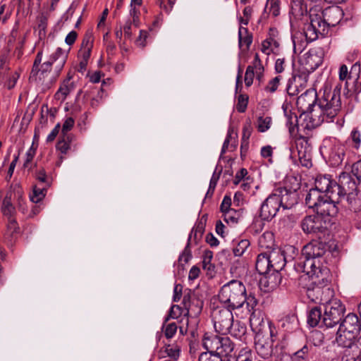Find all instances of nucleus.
<instances>
[{"label": "nucleus", "mask_w": 361, "mask_h": 361, "mask_svg": "<svg viewBox=\"0 0 361 361\" xmlns=\"http://www.w3.org/2000/svg\"><path fill=\"white\" fill-rule=\"evenodd\" d=\"M35 155V151L32 148H30L25 154V160L23 164V167L25 169H31L30 164L33 160Z\"/></svg>", "instance_id": "obj_63"}, {"label": "nucleus", "mask_w": 361, "mask_h": 361, "mask_svg": "<svg viewBox=\"0 0 361 361\" xmlns=\"http://www.w3.org/2000/svg\"><path fill=\"white\" fill-rule=\"evenodd\" d=\"M47 21H48V18L44 14H42L38 18L37 27H38V30H39V35H45L46 29L47 27Z\"/></svg>", "instance_id": "obj_59"}, {"label": "nucleus", "mask_w": 361, "mask_h": 361, "mask_svg": "<svg viewBox=\"0 0 361 361\" xmlns=\"http://www.w3.org/2000/svg\"><path fill=\"white\" fill-rule=\"evenodd\" d=\"M92 47L93 37L91 34L87 33L83 37L81 48L78 51V57L81 58L82 61H88Z\"/></svg>", "instance_id": "obj_24"}, {"label": "nucleus", "mask_w": 361, "mask_h": 361, "mask_svg": "<svg viewBox=\"0 0 361 361\" xmlns=\"http://www.w3.org/2000/svg\"><path fill=\"white\" fill-rule=\"evenodd\" d=\"M234 350V343L231 340L224 336H220L217 351L216 354L221 356H230Z\"/></svg>", "instance_id": "obj_25"}, {"label": "nucleus", "mask_w": 361, "mask_h": 361, "mask_svg": "<svg viewBox=\"0 0 361 361\" xmlns=\"http://www.w3.org/2000/svg\"><path fill=\"white\" fill-rule=\"evenodd\" d=\"M285 118H286V124L288 128L289 132L290 134H293L295 131V128L298 124V117L290 111L284 110Z\"/></svg>", "instance_id": "obj_42"}, {"label": "nucleus", "mask_w": 361, "mask_h": 361, "mask_svg": "<svg viewBox=\"0 0 361 361\" xmlns=\"http://www.w3.org/2000/svg\"><path fill=\"white\" fill-rule=\"evenodd\" d=\"M71 142V135H62V137L59 140L56 145V149L62 154H66L70 149V143Z\"/></svg>", "instance_id": "obj_45"}, {"label": "nucleus", "mask_w": 361, "mask_h": 361, "mask_svg": "<svg viewBox=\"0 0 361 361\" xmlns=\"http://www.w3.org/2000/svg\"><path fill=\"white\" fill-rule=\"evenodd\" d=\"M293 49L295 53H301L310 42L306 39L304 34L297 32L292 36Z\"/></svg>", "instance_id": "obj_32"}, {"label": "nucleus", "mask_w": 361, "mask_h": 361, "mask_svg": "<svg viewBox=\"0 0 361 361\" xmlns=\"http://www.w3.org/2000/svg\"><path fill=\"white\" fill-rule=\"evenodd\" d=\"M357 335L350 332L344 331L343 328L339 326L336 334V341L338 345L342 347H349L355 344Z\"/></svg>", "instance_id": "obj_23"}, {"label": "nucleus", "mask_w": 361, "mask_h": 361, "mask_svg": "<svg viewBox=\"0 0 361 361\" xmlns=\"http://www.w3.org/2000/svg\"><path fill=\"white\" fill-rule=\"evenodd\" d=\"M259 246L262 249L271 250L274 245V235L272 233H264L261 235L258 240Z\"/></svg>", "instance_id": "obj_39"}, {"label": "nucleus", "mask_w": 361, "mask_h": 361, "mask_svg": "<svg viewBox=\"0 0 361 361\" xmlns=\"http://www.w3.org/2000/svg\"><path fill=\"white\" fill-rule=\"evenodd\" d=\"M326 252L325 244L317 240L310 242L302 248V253L305 259L302 267L305 274L304 276H308L311 278L313 283L327 281L329 269L323 264Z\"/></svg>", "instance_id": "obj_2"}, {"label": "nucleus", "mask_w": 361, "mask_h": 361, "mask_svg": "<svg viewBox=\"0 0 361 361\" xmlns=\"http://www.w3.org/2000/svg\"><path fill=\"white\" fill-rule=\"evenodd\" d=\"M282 80V77L281 75H277L275 78H272L269 81L267 85L264 87V90L269 93L275 92L279 86L280 85L281 80Z\"/></svg>", "instance_id": "obj_47"}, {"label": "nucleus", "mask_w": 361, "mask_h": 361, "mask_svg": "<svg viewBox=\"0 0 361 361\" xmlns=\"http://www.w3.org/2000/svg\"><path fill=\"white\" fill-rule=\"evenodd\" d=\"M123 30L124 37L126 39H130L133 36V28L134 27V23L131 19H128L123 25H121Z\"/></svg>", "instance_id": "obj_53"}, {"label": "nucleus", "mask_w": 361, "mask_h": 361, "mask_svg": "<svg viewBox=\"0 0 361 361\" xmlns=\"http://www.w3.org/2000/svg\"><path fill=\"white\" fill-rule=\"evenodd\" d=\"M224 221L228 225L234 226L238 223L242 218V212L240 210H228L223 214Z\"/></svg>", "instance_id": "obj_36"}, {"label": "nucleus", "mask_w": 361, "mask_h": 361, "mask_svg": "<svg viewBox=\"0 0 361 361\" xmlns=\"http://www.w3.org/2000/svg\"><path fill=\"white\" fill-rule=\"evenodd\" d=\"M350 139L355 149H358L361 145V133L357 128H353L350 133Z\"/></svg>", "instance_id": "obj_51"}, {"label": "nucleus", "mask_w": 361, "mask_h": 361, "mask_svg": "<svg viewBox=\"0 0 361 361\" xmlns=\"http://www.w3.org/2000/svg\"><path fill=\"white\" fill-rule=\"evenodd\" d=\"M75 85L71 80V77L66 78L61 84L55 96L58 99L65 100L66 97L75 90Z\"/></svg>", "instance_id": "obj_29"}, {"label": "nucleus", "mask_w": 361, "mask_h": 361, "mask_svg": "<svg viewBox=\"0 0 361 361\" xmlns=\"http://www.w3.org/2000/svg\"><path fill=\"white\" fill-rule=\"evenodd\" d=\"M264 68L257 53L255 54L252 64L248 66L245 74V83L247 87H250L253 83L255 75L257 80L260 82L264 75Z\"/></svg>", "instance_id": "obj_17"}, {"label": "nucleus", "mask_w": 361, "mask_h": 361, "mask_svg": "<svg viewBox=\"0 0 361 361\" xmlns=\"http://www.w3.org/2000/svg\"><path fill=\"white\" fill-rule=\"evenodd\" d=\"M340 198L338 193L331 192L328 196H321L320 198L314 201L305 198V203L308 207L314 209L318 215L326 217L330 221V217L335 216L338 213L337 204L340 202Z\"/></svg>", "instance_id": "obj_4"}, {"label": "nucleus", "mask_w": 361, "mask_h": 361, "mask_svg": "<svg viewBox=\"0 0 361 361\" xmlns=\"http://www.w3.org/2000/svg\"><path fill=\"white\" fill-rule=\"evenodd\" d=\"M271 270L274 273L267 277L268 290H273L278 286L277 280H280L279 271H281L286 264V258L283 252L278 248H273L271 250H266Z\"/></svg>", "instance_id": "obj_7"}, {"label": "nucleus", "mask_w": 361, "mask_h": 361, "mask_svg": "<svg viewBox=\"0 0 361 361\" xmlns=\"http://www.w3.org/2000/svg\"><path fill=\"white\" fill-rule=\"evenodd\" d=\"M48 188L39 185V184L35 185L33 187L32 192L30 195V200L34 203H38L42 201L47 194Z\"/></svg>", "instance_id": "obj_37"}, {"label": "nucleus", "mask_w": 361, "mask_h": 361, "mask_svg": "<svg viewBox=\"0 0 361 361\" xmlns=\"http://www.w3.org/2000/svg\"><path fill=\"white\" fill-rule=\"evenodd\" d=\"M252 133V127L250 121L245 123L243 127L242 138L243 140H248Z\"/></svg>", "instance_id": "obj_62"}, {"label": "nucleus", "mask_w": 361, "mask_h": 361, "mask_svg": "<svg viewBox=\"0 0 361 361\" xmlns=\"http://www.w3.org/2000/svg\"><path fill=\"white\" fill-rule=\"evenodd\" d=\"M19 76L20 75L17 72L11 73L5 82V86L6 87V88L8 90L13 89L16 86V84L19 78Z\"/></svg>", "instance_id": "obj_60"}, {"label": "nucleus", "mask_w": 361, "mask_h": 361, "mask_svg": "<svg viewBox=\"0 0 361 361\" xmlns=\"http://www.w3.org/2000/svg\"><path fill=\"white\" fill-rule=\"evenodd\" d=\"M249 320L250 327L256 334H260L266 340L271 341L274 343L276 337V331L271 322L264 321L259 312H256L250 316Z\"/></svg>", "instance_id": "obj_9"}, {"label": "nucleus", "mask_w": 361, "mask_h": 361, "mask_svg": "<svg viewBox=\"0 0 361 361\" xmlns=\"http://www.w3.org/2000/svg\"><path fill=\"white\" fill-rule=\"evenodd\" d=\"M218 298L221 304L231 310L242 308L245 305L250 316L257 312L258 300L254 294H247L246 287L241 281L233 279L224 284L219 290Z\"/></svg>", "instance_id": "obj_1"}, {"label": "nucleus", "mask_w": 361, "mask_h": 361, "mask_svg": "<svg viewBox=\"0 0 361 361\" xmlns=\"http://www.w3.org/2000/svg\"><path fill=\"white\" fill-rule=\"evenodd\" d=\"M199 361H222V358L216 353L205 352L200 355Z\"/></svg>", "instance_id": "obj_56"}, {"label": "nucleus", "mask_w": 361, "mask_h": 361, "mask_svg": "<svg viewBox=\"0 0 361 361\" xmlns=\"http://www.w3.org/2000/svg\"><path fill=\"white\" fill-rule=\"evenodd\" d=\"M183 304L185 309V317L180 320V325L179 326V331L182 335L190 333L192 336H195L196 328L190 325L188 315L193 312L195 315L198 314L202 310V303L200 304L197 300L191 299V293L190 290L188 293H184L183 298Z\"/></svg>", "instance_id": "obj_5"}, {"label": "nucleus", "mask_w": 361, "mask_h": 361, "mask_svg": "<svg viewBox=\"0 0 361 361\" xmlns=\"http://www.w3.org/2000/svg\"><path fill=\"white\" fill-rule=\"evenodd\" d=\"M246 332V327L240 324V323L233 324V326L231 328V331L228 332L231 336L235 338H240L242 336L245 335Z\"/></svg>", "instance_id": "obj_50"}, {"label": "nucleus", "mask_w": 361, "mask_h": 361, "mask_svg": "<svg viewBox=\"0 0 361 361\" xmlns=\"http://www.w3.org/2000/svg\"><path fill=\"white\" fill-rule=\"evenodd\" d=\"M75 121L72 117L67 118L62 126L61 134L63 136L71 135L68 132L73 128Z\"/></svg>", "instance_id": "obj_58"}, {"label": "nucleus", "mask_w": 361, "mask_h": 361, "mask_svg": "<svg viewBox=\"0 0 361 361\" xmlns=\"http://www.w3.org/2000/svg\"><path fill=\"white\" fill-rule=\"evenodd\" d=\"M35 178L38 180L39 185L49 187L51 182L47 177L45 170L42 168L36 171Z\"/></svg>", "instance_id": "obj_46"}, {"label": "nucleus", "mask_w": 361, "mask_h": 361, "mask_svg": "<svg viewBox=\"0 0 361 361\" xmlns=\"http://www.w3.org/2000/svg\"><path fill=\"white\" fill-rule=\"evenodd\" d=\"M341 84L335 86L333 90L329 84L325 83L322 87L323 95L318 99L317 109L312 112V127H317L323 122H334V118L341 111Z\"/></svg>", "instance_id": "obj_3"}, {"label": "nucleus", "mask_w": 361, "mask_h": 361, "mask_svg": "<svg viewBox=\"0 0 361 361\" xmlns=\"http://www.w3.org/2000/svg\"><path fill=\"white\" fill-rule=\"evenodd\" d=\"M341 361H355L361 357V336L356 339L355 344L343 347Z\"/></svg>", "instance_id": "obj_20"}, {"label": "nucleus", "mask_w": 361, "mask_h": 361, "mask_svg": "<svg viewBox=\"0 0 361 361\" xmlns=\"http://www.w3.org/2000/svg\"><path fill=\"white\" fill-rule=\"evenodd\" d=\"M130 9L129 12V16L130 18L128 19H131L132 21L134 23V27L137 28L140 25V10L136 6H130Z\"/></svg>", "instance_id": "obj_52"}, {"label": "nucleus", "mask_w": 361, "mask_h": 361, "mask_svg": "<svg viewBox=\"0 0 361 361\" xmlns=\"http://www.w3.org/2000/svg\"><path fill=\"white\" fill-rule=\"evenodd\" d=\"M358 187V183H356L350 173L343 172L339 176L338 183H337L336 182L334 188H333L335 190L334 193H338V197L341 199L343 197L346 193L356 192Z\"/></svg>", "instance_id": "obj_16"}, {"label": "nucleus", "mask_w": 361, "mask_h": 361, "mask_svg": "<svg viewBox=\"0 0 361 361\" xmlns=\"http://www.w3.org/2000/svg\"><path fill=\"white\" fill-rule=\"evenodd\" d=\"M335 181L331 180L329 176H319L315 179L314 188L309 190L305 198L310 200H317L321 196H328L331 194V192L335 190L334 188Z\"/></svg>", "instance_id": "obj_11"}, {"label": "nucleus", "mask_w": 361, "mask_h": 361, "mask_svg": "<svg viewBox=\"0 0 361 361\" xmlns=\"http://www.w3.org/2000/svg\"><path fill=\"white\" fill-rule=\"evenodd\" d=\"M351 172L356 178L358 182V186L361 188V159L353 164Z\"/></svg>", "instance_id": "obj_55"}, {"label": "nucleus", "mask_w": 361, "mask_h": 361, "mask_svg": "<svg viewBox=\"0 0 361 361\" xmlns=\"http://www.w3.org/2000/svg\"><path fill=\"white\" fill-rule=\"evenodd\" d=\"M277 31L274 28L269 30V37L263 41L262 44L261 51L269 55L274 50V48H277L279 46V42L275 39V35Z\"/></svg>", "instance_id": "obj_27"}, {"label": "nucleus", "mask_w": 361, "mask_h": 361, "mask_svg": "<svg viewBox=\"0 0 361 361\" xmlns=\"http://www.w3.org/2000/svg\"><path fill=\"white\" fill-rule=\"evenodd\" d=\"M322 316L320 308L314 307L309 312L307 323L311 326H319V327H323L324 326L322 324Z\"/></svg>", "instance_id": "obj_35"}, {"label": "nucleus", "mask_w": 361, "mask_h": 361, "mask_svg": "<svg viewBox=\"0 0 361 361\" xmlns=\"http://www.w3.org/2000/svg\"><path fill=\"white\" fill-rule=\"evenodd\" d=\"M310 23L305 25L303 32L304 36L310 42L316 40L318 38V34L325 32L323 30L322 26L324 23L321 16L318 14H314V11H310Z\"/></svg>", "instance_id": "obj_14"}, {"label": "nucleus", "mask_w": 361, "mask_h": 361, "mask_svg": "<svg viewBox=\"0 0 361 361\" xmlns=\"http://www.w3.org/2000/svg\"><path fill=\"white\" fill-rule=\"evenodd\" d=\"M19 233H20V227L16 221V219L15 218V219H7L5 236L6 238L13 239Z\"/></svg>", "instance_id": "obj_38"}, {"label": "nucleus", "mask_w": 361, "mask_h": 361, "mask_svg": "<svg viewBox=\"0 0 361 361\" xmlns=\"http://www.w3.org/2000/svg\"><path fill=\"white\" fill-rule=\"evenodd\" d=\"M233 310L228 307L216 308L212 312L214 326L216 332L226 335L233 325Z\"/></svg>", "instance_id": "obj_8"}, {"label": "nucleus", "mask_w": 361, "mask_h": 361, "mask_svg": "<svg viewBox=\"0 0 361 361\" xmlns=\"http://www.w3.org/2000/svg\"><path fill=\"white\" fill-rule=\"evenodd\" d=\"M266 9L274 16H277L280 13V1L279 0H267Z\"/></svg>", "instance_id": "obj_48"}, {"label": "nucleus", "mask_w": 361, "mask_h": 361, "mask_svg": "<svg viewBox=\"0 0 361 361\" xmlns=\"http://www.w3.org/2000/svg\"><path fill=\"white\" fill-rule=\"evenodd\" d=\"M231 198L230 196L225 195L220 206V210L224 214L228 210H232L231 208Z\"/></svg>", "instance_id": "obj_64"}, {"label": "nucleus", "mask_w": 361, "mask_h": 361, "mask_svg": "<svg viewBox=\"0 0 361 361\" xmlns=\"http://www.w3.org/2000/svg\"><path fill=\"white\" fill-rule=\"evenodd\" d=\"M295 149L300 164L309 168L312 166V145L310 138L300 135L295 140Z\"/></svg>", "instance_id": "obj_13"}, {"label": "nucleus", "mask_w": 361, "mask_h": 361, "mask_svg": "<svg viewBox=\"0 0 361 361\" xmlns=\"http://www.w3.org/2000/svg\"><path fill=\"white\" fill-rule=\"evenodd\" d=\"M317 93L315 89L310 88L297 99L296 104L301 114H310L312 120V112L315 111L317 105ZM312 123V121H311Z\"/></svg>", "instance_id": "obj_12"}, {"label": "nucleus", "mask_w": 361, "mask_h": 361, "mask_svg": "<svg viewBox=\"0 0 361 361\" xmlns=\"http://www.w3.org/2000/svg\"><path fill=\"white\" fill-rule=\"evenodd\" d=\"M248 97L244 94H240L238 98V104L236 109L238 112L243 113L245 111L247 106Z\"/></svg>", "instance_id": "obj_57"}, {"label": "nucleus", "mask_w": 361, "mask_h": 361, "mask_svg": "<svg viewBox=\"0 0 361 361\" xmlns=\"http://www.w3.org/2000/svg\"><path fill=\"white\" fill-rule=\"evenodd\" d=\"M345 157V147L342 145L335 146L332 149L330 156L329 160L331 161V164L336 166L340 165L343 161Z\"/></svg>", "instance_id": "obj_33"}, {"label": "nucleus", "mask_w": 361, "mask_h": 361, "mask_svg": "<svg viewBox=\"0 0 361 361\" xmlns=\"http://www.w3.org/2000/svg\"><path fill=\"white\" fill-rule=\"evenodd\" d=\"M1 212L7 219L16 218V210L11 201V195L7 194L4 198Z\"/></svg>", "instance_id": "obj_30"}, {"label": "nucleus", "mask_w": 361, "mask_h": 361, "mask_svg": "<svg viewBox=\"0 0 361 361\" xmlns=\"http://www.w3.org/2000/svg\"><path fill=\"white\" fill-rule=\"evenodd\" d=\"M340 326L344 331H350L357 336L361 330V322L356 314L351 313L345 317Z\"/></svg>", "instance_id": "obj_22"}, {"label": "nucleus", "mask_w": 361, "mask_h": 361, "mask_svg": "<svg viewBox=\"0 0 361 361\" xmlns=\"http://www.w3.org/2000/svg\"><path fill=\"white\" fill-rule=\"evenodd\" d=\"M239 46L242 47L243 45L245 48L249 49L252 42V37L247 33V29L240 27L238 30Z\"/></svg>", "instance_id": "obj_40"}, {"label": "nucleus", "mask_w": 361, "mask_h": 361, "mask_svg": "<svg viewBox=\"0 0 361 361\" xmlns=\"http://www.w3.org/2000/svg\"><path fill=\"white\" fill-rule=\"evenodd\" d=\"M317 14L321 16L324 23L323 30H326V27H334L341 21L343 11L338 6H332L326 8Z\"/></svg>", "instance_id": "obj_18"}, {"label": "nucleus", "mask_w": 361, "mask_h": 361, "mask_svg": "<svg viewBox=\"0 0 361 361\" xmlns=\"http://www.w3.org/2000/svg\"><path fill=\"white\" fill-rule=\"evenodd\" d=\"M309 352L308 347L304 345L300 350L294 353L291 356L292 361H306L307 360V354Z\"/></svg>", "instance_id": "obj_49"}, {"label": "nucleus", "mask_w": 361, "mask_h": 361, "mask_svg": "<svg viewBox=\"0 0 361 361\" xmlns=\"http://www.w3.org/2000/svg\"><path fill=\"white\" fill-rule=\"evenodd\" d=\"M345 195H347L346 197L343 196L341 198L340 202L345 200L348 204L345 206L348 207L349 209L354 212L358 211L361 208V199L357 197V191L346 193Z\"/></svg>", "instance_id": "obj_31"}, {"label": "nucleus", "mask_w": 361, "mask_h": 361, "mask_svg": "<svg viewBox=\"0 0 361 361\" xmlns=\"http://www.w3.org/2000/svg\"><path fill=\"white\" fill-rule=\"evenodd\" d=\"M272 124V118L269 116H262L258 117L257 121V128L260 133L267 131Z\"/></svg>", "instance_id": "obj_41"}, {"label": "nucleus", "mask_w": 361, "mask_h": 361, "mask_svg": "<svg viewBox=\"0 0 361 361\" xmlns=\"http://www.w3.org/2000/svg\"><path fill=\"white\" fill-rule=\"evenodd\" d=\"M250 245V241L247 239H243L238 241L233 249L234 255L236 257L242 256L246 250L249 247Z\"/></svg>", "instance_id": "obj_43"}, {"label": "nucleus", "mask_w": 361, "mask_h": 361, "mask_svg": "<svg viewBox=\"0 0 361 361\" xmlns=\"http://www.w3.org/2000/svg\"><path fill=\"white\" fill-rule=\"evenodd\" d=\"M279 200L281 207L283 209L291 208L297 202V195L295 192L285 188H279L274 191Z\"/></svg>", "instance_id": "obj_19"}, {"label": "nucleus", "mask_w": 361, "mask_h": 361, "mask_svg": "<svg viewBox=\"0 0 361 361\" xmlns=\"http://www.w3.org/2000/svg\"><path fill=\"white\" fill-rule=\"evenodd\" d=\"M68 51L63 50L61 47H58L55 52H54L49 57V61L54 64L58 61L61 57L64 56V59H68Z\"/></svg>", "instance_id": "obj_54"}, {"label": "nucleus", "mask_w": 361, "mask_h": 361, "mask_svg": "<svg viewBox=\"0 0 361 361\" xmlns=\"http://www.w3.org/2000/svg\"><path fill=\"white\" fill-rule=\"evenodd\" d=\"M220 335L205 333L202 338V345L207 352L216 353L218 349Z\"/></svg>", "instance_id": "obj_26"}, {"label": "nucleus", "mask_w": 361, "mask_h": 361, "mask_svg": "<svg viewBox=\"0 0 361 361\" xmlns=\"http://www.w3.org/2000/svg\"><path fill=\"white\" fill-rule=\"evenodd\" d=\"M255 267L258 273L262 275L267 274L271 271L267 251H264L258 255L256 259Z\"/></svg>", "instance_id": "obj_28"}, {"label": "nucleus", "mask_w": 361, "mask_h": 361, "mask_svg": "<svg viewBox=\"0 0 361 361\" xmlns=\"http://www.w3.org/2000/svg\"><path fill=\"white\" fill-rule=\"evenodd\" d=\"M178 326L175 322L169 323L165 326L164 335L167 338H172L177 331Z\"/></svg>", "instance_id": "obj_61"}, {"label": "nucleus", "mask_w": 361, "mask_h": 361, "mask_svg": "<svg viewBox=\"0 0 361 361\" xmlns=\"http://www.w3.org/2000/svg\"><path fill=\"white\" fill-rule=\"evenodd\" d=\"M345 308L338 299H332L324 305L322 324L326 328L336 326L343 317Z\"/></svg>", "instance_id": "obj_6"}, {"label": "nucleus", "mask_w": 361, "mask_h": 361, "mask_svg": "<svg viewBox=\"0 0 361 361\" xmlns=\"http://www.w3.org/2000/svg\"><path fill=\"white\" fill-rule=\"evenodd\" d=\"M305 56V64L310 70H315L321 65L322 62V58L318 56L316 51L311 50L307 52Z\"/></svg>", "instance_id": "obj_34"}, {"label": "nucleus", "mask_w": 361, "mask_h": 361, "mask_svg": "<svg viewBox=\"0 0 361 361\" xmlns=\"http://www.w3.org/2000/svg\"><path fill=\"white\" fill-rule=\"evenodd\" d=\"M213 252L211 250H205L202 257V268L208 271H213L214 266L212 264Z\"/></svg>", "instance_id": "obj_44"}, {"label": "nucleus", "mask_w": 361, "mask_h": 361, "mask_svg": "<svg viewBox=\"0 0 361 361\" xmlns=\"http://www.w3.org/2000/svg\"><path fill=\"white\" fill-rule=\"evenodd\" d=\"M278 198L274 192H273L262 204L259 210V217L262 220L270 221L276 215L281 208Z\"/></svg>", "instance_id": "obj_15"}, {"label": "nucleus", "mask_w": 361, "mask_h": 361, "mask_svg": "<svg viewBox=\"0 0 361 361\" xmlns=\"http://www.w3.org/2000/svg\"><path fill=\"white\" fill-rule=\"evenodd\" d=\"M330 223L327 218L317 214L306 216L301 221L302 231L307 234L320 235L327 230Z\"/></svg>", "instance_id": "obj_10"}, {"label": "nucleus", "mask_w": 361, "mask_h": 361, "mask_svg": "<svg viewBox=\"0 0 361 361\" xmlns=\"http://www.w3.org/2000/svg\"><path fill=\"white\" fill-rule=\"evenodd\" d=\"M273 343L271 341H267L260 334L255 336V349L257 353L264 359H268L273 355Z\"/></svg>", "instance_id": "obj_21"}]
</instances>
